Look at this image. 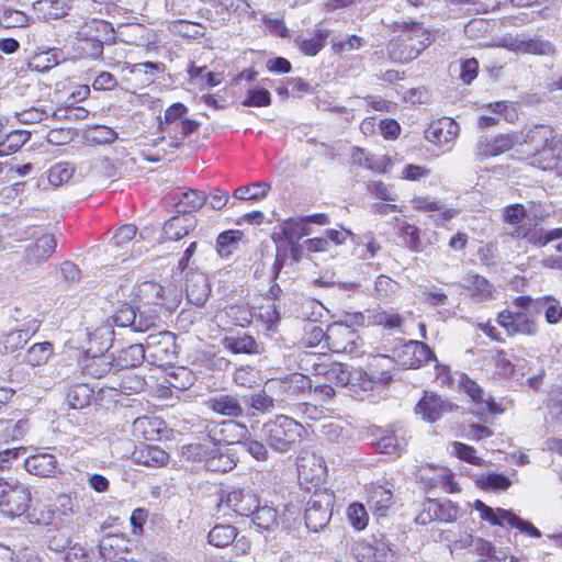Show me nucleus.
<instances>
[{
  "instance_id": "6",
  "label": "nucleus",
  "mask_w": 562,
  "mask_h": 562,
  "mask_svg": "<svg viewBox=\"0 0 562 562\" xmlns=\"http://www.w3.org/2000/svg\"><path fill=\"white\" fill-rule=\"evenodd\" d=\"M144 347L146 359L157 367L171 364L177 359L176 336L170 331L150 333Z\"/></svg>"
},
{
  "instance_id": "39",
  "label": "nucleus",
  "mask_w": 562,
  "mask_h": 562,
  "mask_svg": "<svg viewBox=\"0 0 562 562\" xmlns=\"http://www.w3.org/2000/svg\"><path fill=\"white\" fill-rule=\"evenodd\" d=\"M31 132L24 130L12 131L0 140V157L18 151L29 139Z\"/></svg>"
},
{
  "instance_id": "61",
  "label": "nucleus",
  "mask_w": 562,
  "mask_h": 562,
  "mask_svg": "<svg viewBox=\"0 0 562 562\" xmlns=\"http://www.w3.org/2000/svg\"><path fill=\"white\" fill-rule=\"evenodd\" d=\"M467 281L473 294L480 296L481 299H487L492 295L493 285L486 278L480 274H470Z\"/></svg>"
},
{
  "instance_id": "60",
  "label": "nucleus",
  "mask_w": 562,
  "mask_h": 562,
  "mask_svg": "<svg viewBox=\"0 0 562 562\" xmlns=\"http://www.w3.org/2000/svg\"><path fill=\"white\" fill-rule=\"evenodd\" d=\"M493 151L496 156L502 155L512 148L519 147V135L517 133L498 134L493 138Z\"/></svg>"
},
{
  "instance_id": "34",
  "label": "nucleus",
  "mask_w": 562,
  "mask_h": 562,
  "mask_svg": "<svg viewBox=\"0 0 562 562\" xmlns=\"http://www.w3.org/2000/svg\"><path fill=\"white\" fill-rule=\"evenodd\" d=\"M244 237V233L238 229H229L221 233L216 239V251L222 258L229 257Z\"/></svg>"
},
{
  "instance_id": "33",
  "label": "nucleus",
  "mask_w": 562,
  "mask_h": 562,
  "mask_svg": "<svg viewBox=\"0 0 562 562\" xmlns=\"http://www.w3.org/2000/svg\"><path fill=\"white\" fill-rule=\"evenodd\" d=\"M428 512L440 521L452 522L459 517L460 508L449 499H428Z\"/></svg>"
},
{
  "instance_id": "40",
  "label": "nucleus",
  "mask_w": 562,
  "mask_h": 562,
  "mask_svg": "<svg viewBox=\"0 0 562 562\" xmlns=\"http://www.w3.org/2000/svg\"><path fill=\"white\" fill-rule=\"evenodd\" d=\"M236 467V460L231 456L223 453L214 443V449L210 453L205 469L211 472H227Z\"/></svg>"
},
{
  "instance_id": "22",
  "label": "nucleus",
  "mask_w": 562,
  "mask_h": 562,
  "mask_svg": "<svg viewBox=\"0 0 562 562\" xmlns=\"http://www.w3.org/2000/svg\"><path fill=\"white\" fill-rule=\"evenodd\" d=\"M133 460L145 467L160 468L168 463L169 454L158 446L139 445L133 451Z\"/></svg>"
},
{
  "instance_id": "41",
  "label": "nucleus",
  "mask_w": 562,
  "mask_h": 562,
  "mask_svg": "<svg viewBox=\"0 0 562 562\" xmlns=\"http://www.w3.org/2000/svg\"><path fill=\"white\" fill-rule=\"evenodd\" d=\"M72 138V134L70 128L61 127V126H53L45 134V142H42L37 145V155L44 154L47 151L48 145L61 146L68 144Z\"/></svg>"
},
{
  "instance_id": "50",
  "label": "nucleus",
  "mask_w": 562,
  "mask_h": 562,
  "mask_svg": "<svg viewBox=\"0 0 562 562\" xmlns=\"http://www.w3.org/2000/svg\"><path fill=\"white\" fill-rule=\"evenodd\" d=\"M270 190V184L267 182H255L249 186H241L237 188L233 196L238 200H252L257 201L265 198Z\"/></svg>"
},
{
  "instance_id": "12",
  "label": "nucleus",
  "mask_w": 562,
  "mask_h": 562,
  "mask_svg": "<svg viewBox=\"0 0 562 562\" xmlns=\"http://www.w3.org/2000/svg\"><path fill=\"white\" fill-rule=\"evenodd\" d=\"M116 68H121L122 72L128 70L130 78H124L127 81H133L137 87H146L155 82L157 75L166 70L164 63L145 61L134 65L127 63H116Z\"/></svg>"
},
{
  "instance_id": "3",
  "label": "nucleus",
  "mask_w": 562,
  "mask_h": 562,
  "mask_svg": "<svg viewBox=\"0 0 562 562\" xmlns=\"http://www.w3.org/2000/svg\"><path fill=\"white\" fill-rule=\"evenodd\" d=\"M303 431L304 427L300 423L285 415H278L261 427L267 445L281 453L292 450L300 442Z\"/></svg>"
},
{
  "instance_id": "5",
  "label": "nucleus",
  "mask_w": 562,
  "mask_h": 562,
  "mask_svg": "<svg viewBox=\"0 0 562 562\" xmlns=\"http://www.w3.org/2000/svg\"><path fill=\"white\" fill-rule=\"evenodd\" d=\"M266 387L272 395L278 397V407L289 401H294L312 389L311 379L302 373H291L281 378L270 379Z\"/></svg>"
},
{
  "instance_id": "4",
  "label": "nucleus",
  "mask_w": 562,
  "mask_h": 562,
  "mask_svg": "<svg viewBox=\"0 0 562 562\" xmlns=\"http://www.w3.org/2000/svg\"><path fill=\"white\" fill-rule=\"evenodd\" d=\"M335 495L327 490H317L306 502L304 513L305 525L308 530L318 532L330 521Z\"/></svg>"
},
{
  "instance_id": "57",
  "label": "nucleus",
  "mask_w": 562,
  "mask_h": 562,
  "mask_svg": "<svg viewBox=\"0 0 562 562\" xmlns=\"http://www.w3.org/2000/svg\"><path fill=\"white\" fill-rule=\"evenodd\" d=\"M349 367L344 363H333L325 372V379L334 387H347Z\"/></svg>"
},
{
  "instance_id": "48",
  "label": "nucleus",
  "mask_w": 562,
  "mask_h": 562,
  "mask_svg": "<svg viewBox=\"0 0 562 562\" xmlns=\"http://www.w3.org/2000/svg\"><path fill=\"white\" fill-rule=\"evenodd\" d=\"M525 54L552 56L555 54V47L551 42L542 40L540 36L526 35L522 55Z\"/></svg>"
},
{
  "instance_id": "19",
  "label": "nucleus",
  "mask_w": 562,
  "mask_h": 562,
  "mask_svg": "<svg viewBox=\"0 0 562 562\" xmlns=\"http://www.w3.org/2000/svg\"><path fill=\"white\" fill-rule=\"evenodd\" d=\"M186 294L195 306H203L211 294V285L202 272H189L186 281Z\"/></svg>"
},
{
  "instance_id": "52",
  "label": "nucleus",
  "mask_w": 562,
  "mask_h": 562,
  "mask_svg": "<svg viewBox=\"0 0 562 562\" xmlns=\"http://www.w3.org/2000/svg\"><path fill=\"white\" fill-rule=\"evenodd\" d=\"M74 172L75 168L69 162H58L49 168L47 183L53 187H59L68 182Z\"/></svg>"
},
{
  "instance_id": "58",
  "label": "nucleus",
  "mask_w": 562,
  "mask_h": 562,
  "mask_svg": "<svg viewBox=\"0 0 562 562\" xmlns=\"http://www.w3.org/2000/svg\"><path fill=\"white\" fill-rule=\"evenodd\" d=\"M241 104L244 106H268L271 104V94L265 88L249 89Z\"/></svg>"
},
{
  "instance_id": "38",
  "label": "nucleus",
  "mask_w": 562,
  "mask_h": 562,
  "mask_svg": "<svg viewBox=\"0 0 562 562\" xmlns=\"http://www.w3.org/2000/svg\"><path fill=\"white\" fill-rule=\"evenodd\" d=\"M212 449H214V443L212 441L204 443H190L182 447L181 457L186 461L203 463L205 465L210 453H212Z\"/></svg>"
},
{
  "instance_id": "25",
  "label": "nucleus",
  "mask_w": 562,
  "mask_h": 562,
  "mask_svg": "<svg viewBox=\"0 0 562 562\" xmlns=\"http://www.w3.org/2000/svg\"><path fill=\"white\" fill-rule=\"evenodd\" d=\"M88 358L83 366L86 374L101 379L110 373L112 370H117L113 355H106L105 352L95 353L87 352Z\"/></svg>"
},
{
  "instance_id": "35",
  "label": "nucleus",
  "mask_w": 562,
  "mask_h": 562,
  "mask_svg": "<svg viewBox=\"0 0 562 562\" xmlns=\"http://www.w3.org/2000/svg\"><path fill=\"white\" fill-rule=\"evenodd\" d=\"M254 525L259 530L271 531L274 530L278 525V512L273 507L270 506H260L255 509V512L250 515Z\"/></svg>"
},
{
  "instance_id": "27",
  "label": "nucleus",
  "mask_w": 562,
  "mask_h": 562,
  "mask_svg": "<svg viewBox=\"0 0 562 562\" xmlns=\"http://www.w3.org/2000/svg\"><path fill=\"white\" fill-rule=\"evenodd\" d=\"M394 30L400 32V35L415 45L425 43V48L431 43L430 34L424 27L422 22L417 21H402L394 23Z\"/></svg>"
},
{
  "instance_id": "18",
  "label": "nucleus",
  "mask_w": 562,
  "mask_h": 562,
  "mask_svg": "<svg viewBox=\"0 0 562 562\" xmlns=\"http://www.w3.org/2000/svg\"><path fill=\"white\" fill-rule=\"evenodd\" d=\"M227 426L234 428L237 432L236 441L232 443L240 446L245 451H247L254 459L257 461H267L269 458V451L266 445L259 440L251 438L248 428L246 425L229 422Z\"/></svg>"
},
{
  "instance_id": "28",
  "label": "nucleus",
  "mask_w": 562,
  "mask_h": 562,
  "mask_svg": "<svg viewBox=\"0 0 562 562\" xmlns=\"http://www.w3.org/2000/svg\"><path fill=\"white\" fill-rule=\"evenodd\" d=\"M114 341V330L112 324H102L92 333H89V347L87 352L102 353L109 351Z\"/></svg>"
},
{
  "instance_id": "44",
  "label": "nucleus",
  "mask_w": 562,
  "mask_h": 562,
  "mask_svg": "<svg viewBox=\"0 0 562 562\" xmlns=\"http://www.w3.org/2000/svg\"><path fill=\"white\" fill-rule=\"evenodd\" d=\"M535 310L544 311L546 321L549 324H558L562 319V306L553 296L539 297L535 302Z\"/></svg>"
},
{
  "instance_id": "13",
  "label": "nucleus",
  "mask_w": 562,
  "mask_h": 562,
  "mask_svg": "<svg viewBox=\"0 0 562 562\" xmlns=\"http://www.w3.org/2000/svg\"><path fill=\"white\" fill-rule=\"evenodd\" d=\"M497 323L509 336L518 334L533 336L538 330L536 322L525 312L503 311L497 316Z\"/></svg>"
},
{
  "instance_id": "51",
  "label": "nucleus",
  "mask_w": 562,
  "mask_h": 562,
  "mask_svg": "<svg viewBox=\"0 0 562 562\" xmlns=\"http://www.w3.org/2000/svg\"><path fill=\"white\" fill-rule=\"evenodd\" d=\"M374 449L380 453L393 454L401 453L406 446L404 438H398L394 434H387L380 437L372 443Z\"/></svg>"
},
{
  "instance_id": "10",
  "label": "nucleus",
  "mask_w": 562,
  "mask_h": 562,
  "mask_svg": "<svg viewBox=\"0 0 562 562\" xmlns=\"http://www.w3.org/2000/svg\"><path fill=\"white\" fill-rule=\"evenodd\" d=\"M43 526L37 529L41 535L42 544L46 546L54 552H61L70 544L69 528L67 526H59L57 521H46L45 513H41V518H37V525Z\"/></svg>"
},
{
  "instance_id": "21",
  "label": "nucleus",
  "mask_w": 562,
  "mask_h": 562,
  "mask_svg": "<svg viewBox=\"0 0 562 562\" xmlns=\"http://www.w3.org/2000/svg\"><path fill=\"white\" fill-rule=\"evenodd\" d=\"M196 220L190 212L172 216L164 225L165 237L169 240H179L195 228Z\"/></svg>"
},
{
  "instance_id": "56",
  "label": "nucleus",
  "mask_w": 562,
  "mask_h": 562,
  "mask_svg": "<svg viewBox=\"0 0 562 562\" xmlns=\"http://www.w3.org/2000/svg\"><path fill=\"white\" fill-rule=\"evenodd\" d=\"M207 201V195L203 191L189 190L182 193L179 205L183 206L182 213L200 210Z\"/></svg>"
},
{
  "instance_id": "23",
  "label": "nucleus",
  "mask_w": 562,
  "mask_h": 562,
  "mask_svg": "<svg viewBox=\"0 0 562 562\" xmlns=\"http://www.w3.org/2000/svg\"><path fill=\"white\" fill-rule=\"evenodd\" d=\"M368 505L379 517H384L386 512L394 504L393 492L379 484H371L367 487Z\"/></svg>"
},
{
  "instance_id": "31",
  "label": "nucleus",
  "mask_w": 562,
  "mask_h": 562,
  "mask_svg": "<svg viewBox=\"0 0 562 562\" xmlns=\"http://www.w3.org/2000/svg\"><path fill=\"white\" fill-rule=\"evenodd\" d=\"M241 400L249 406V409L262 414L270 413L278 407V397L269 393L266 386L260 392L243 396Z\"/></svg>"
},
{
  "instance_id": "30",
  "label": "nucleus",
  "mask_w": 562,
  "mask_h": 562,
  "mask_svg": "<svg viewBox=\"0 0 562 562\" xmlns=\"http://www.w3.org/2000/svg\"><path fill=\"white\" fill-rule=\"evenodd\" d=\"M329 32L325 29H317L308 37L296 36L295 45L306 56H315L326 44Z\"/></svg>"
},
{
  "instance_id": "45",
  "label": "nucleus",
  "mask_w": 562,
  "mask_h": 562,
  "mask_svg": "<svg viewBox=\"0 0 562 562\" xmlns=\"http://www.w3.org/2000/svg\"><path fill=\"white\" fill-rule=\"evenodd\" d=\"M237 536V529L232 525H216L209 532V542L217 548H224L233 543Z\"/></svg>"
},
{
  "instance_id": "2",
  "label": "nucleus",
  "mask_w": 562,
  "mask_h": 562,
  "mask_svg": "<svg viewBox=\"0 0 562 562\" xmlns=\"http://www.w3.org/2000/svg\"><path fill=\"white\" fill-rule=\"evenodd\" d=\"M392 359L387 356H375L368 364V370L349 368L347 389L359 400H364L379 385L385 386L392 380L390 368Z\"/></svg>"
},
{
  "instance_id": "53",
  "label": "nucleus",
  "mask_w": 562,
  "mask_h": 562,
  "mask_svg": "<svg viewBox=\"0 0 562 562\" xmlns=\"http://www.w3.org/2000/svg\"><path fill=\"white\" fill-rule=\"evenodd\" d=\"M406 349L411 350L414 355V360L409 363L411 367L418 368L423 363L436 359L434 351L422 341L411 340L409 344L406 345Z\"/></svg>"
},
{
  "instance_id": "1",
  "label": "nucleus",
  "mask_w": 562,
  "mask_h": 562,
  "mask_svg": "<svg viewBox=\"0 0 562 562\" xmlns=\"http://www.w3.org/2000/svg\"><path fill=\"white\" fill-rule=\"evenodd\" d=\"M519 135V147L516 154L521 159H530V166L541 169L557 153L562 139L555 130L546 124L533 125L522 131Z\"/></svg>"
},
{
  "instance_id": "46",
  "label": "nucleus",
  "mask_w": 562,
  "mask_h": 562,
  "mask_svg": "<svg viewBox=\"0 0 562 562\" xmlns=\"http://www.w3.org/2000/svg\"><path fill=\"white\" fill-rule=\"evenodd\" d=\"M188 113V108L180 102L171 104L164 113L162 117H159L158 130L160 133L168 134L171 136L170 126Z\"/></svg>"
},
{
  "instance_id": "47",
  "label": "nucleus",
  "mask_w": 562,
  "mask_h": 562,
  "mask_svg": "<svg viewBox=\"0 0 562 562\" xmlns=\"http://www.w3.org/2000/svg\"><path fill=\"white\" fill-rule=\"evenodd\" d=\"M372 551L374 552L373 562L396 561V551L393 548V544L383 535H381L379 538L372 537Z\"/></svg>"
},
{
  "instance_id": "49",
  "label": "nucleus",
  "mask_w": 562,
  "mask_h": 562,
  "mask_svg": "<svg viewBox=\"0 0 562 562\" xmlns=\"http://www.w3.org/2000/svg\"><path fill=\"white\" fill-rule=\"evenodd\" d=\"M29 333L25 330H14L0 337V352L9 353L22 348L29 340Z\"/></svg>"
},
{
  "instance_id": "20",
  "label": "nucleus",
  "mask_w": 562,
  "mask_h": 562,
  "mask_svg": "<svg viewBox=\"0 0 562 562\" xmlns=\"http://www.w3.org/2000/svg\"><path fill=\"white\" fill-rule=\"evenodd\" d=\"M425 49V43L422 45H415L414 43L407 42L401 35L397 38H393L386 46L389 57L396 63L406 64L419 56Z\"/></svg>"
},
{
  "instance_id": "54",
  "label": "nucleus",
  "mask_w": 562,
  "mask_h": 562,
  "mask_svg": "<svg viewBox=\"0 0 562 562\" xmlns=\"http://www.w3.org/2000/svg\"><path fill=\"white\" fill-rule=\"evenodd\" d=\"M30 18L20 10L12 8L0 9V25L5 29L23 27L29 24Z\"/></svg>"
},
{
  "instance_id": "15",
  "label": "nucleus",
  "mask_w": 562,
  "mask_h": 562,
  "mask_svg": "<svg viewBox=\"0 0 562 562\" xmlns=\"http://www.w3.org/2000/svg\"><path fill=\"white\" fill-rule=\"evenodd\" d=\"M460 131L459 124L450 119L442 117L432 122L425 131V138L436 146L442 147L451 144Z\"/></svg>"
},
{
  "instance_id": "17",
  "label": "nucleus",
  "mask_w": 562,
  "mask_h": 562,
  "mask_svg": "<svg viewBox=\"0 0 562 562\" xmlns=\"http://www.w3.org/2000/svg\"><path fill=\"white\" fill-rule=\"evenodd\" d=\"M503 222L508 224L512 229L507 233L513 239H525L526 236H516L520 229L533 232L537 223L524 222L527 217V210L524 204H510L504 207L502 213Z\"/></svg>"
},
{
  "instance_id": "62",
  "label": "nucleus",
  "mask_w": 562,
  "mask_h": 562,
  "mask_svg": "<svg viewBox=\"0 0 562 562\" xmlns=\"http://www.w3.org/2000/svg\"><path fill=\"white\" fill-rule=\"evenodd\" d=\"M119 386L124 394L139 393L145 389L146 381L143 376L130 372L123 375Z\"/></svg>"
},
{
  "instance_id": "8",
  "label": "nucleus",
  "mask_w": 562,
  "mask_h": 562,
  "mask_svg": "<svg viewBox=\"0 0 562 562\" xmlns=\"http://www.w3.org/2000/svg\"><path fill=\"white\" fill-rule=\"evenodd\" d=\"M360 336L345 323H334L326 330V344L336 353L352 355L358 351Z\"/></svg>"
},
{
  "instance_id": "14",
  "label": "nucleus",
  "mask_w": 562,
  "mask_h": 562,
  "mask_svg": "<svg viewBox=\"0 0 562 562\" xmlns=\"http://www.w3.org/2000/svg\"><path fill=\"white\" fill-rule=\"evenodd\" d=\"M205 406L217 415L231 418H240L246 414L241 405V400L237 394H214L205 401Z\"/></svg>"
},
{
  "instance_id": "16",
  "label": "nucleus",
  "mask_w": 562,
  "mask_h": 562,
  "mask_svg": "<svg viewBox=\"0 0 562 562\" xmlns=\"http://www.w3.org/2000/svg\"><path fill=\"white\" fill-rule=\"evenodd\" d=\"M59 233L58 221L54 224L37 223V263L46 262L56 252Z\"/></svg>"
},
{
  "instance_id": "37",
  "label": "nucleus",
  "mask_w": 562,
  "mask_h": 562,
  "mask_svg": "<svg viewBox=\"0 0 562 562\" xmlns=\"http://www.w3.org/2000/svg\"><path fill=\"white\" fill-rule=\"evenodd\" d=\"M93 395L94 392L88 384L80 383L69 387L67 401L71 408L82 409L90 405Z\"/></svg>"
},
{
  "instance_id": "42",
  "label": "nucleus",
  "mask_w": 562,
  "mask_h": 562,
  "mask_svg": "<svg viewBox=\"0 0 562 562\" xmlns=\"http://www.w3.org/2000/svg\"><path fill=\"white\" fill-rule=\"evenodd\" d=\"M517 236H526V240L529 244L543 247L552 240L562 239V228L544 231L543 228L536 227L533 232L520 229Z\"/></svg>"
},
{
  "instance_id": "7",
  "label": "nucleus",
  "mask_w": 562,
  "mask_h": 562,
  "mask_svg": "<svg viewBox=\"0 0 562 562\" xmlns=\"http://www.w3.org/2000/svg\"><path fill=\"white\" fill-rule=\"evenodd\" d=\"M31 492L23 485H11L0 479V510L10 517L21 516L31 502Z\"/></svg>"
},
{
  "instance_id": "59",
  "label": "nucleus",
  "mask_w": 562,
  "mask_h": 562,
  "mask_svg": "<svg viewBox=\"0 0 562 562\" xmlns=\"http://www.w3.org/2000/svg\"><path fill=\"white\" fill-rule=\"evenodd\" d=\"M159 317L155 313L136 312L135 319L132 325V331L134 333H146L156 327Z\"/></svg>"
},
{
  "instance_id": "43",
  "label": "nucleus",
  "mask_w": 562,
  "mask_h": 562,
  "mask_svg": "<svg viewBox=\"0 0 562 562\" xmlns=\"http://www.w3.org/2000/svg\"><path fill=\"white\" fill-rule=\"evenodd\" d=\"M474 508L480 513L483 520H486L494 526H503L505 522L508 525V520L510 519L506 514H514L513 512L503 508L494 509L480 499L475 501Z\"/></svg>"
},
{
  "instance_id": "64",
  "label": "nucleus",
  "mask_w": 562,
  "mask_h": 562,
  "mask_svg": "<svg viewBox=\"0 0 562 562\" xmlns=\"http://www.w3.org/2000/svg\"><path fill=\"white\" fill-rule=\"evenodd\" d=\"M351 554L359 562H373L374 552L372 551V538L370 540L356 541L351 546Z\"/></svg>"
},
{
  "instance_id": "24",
  "label": "nucleus",
  "mask_w": 562,
  "mask_h": 562,
  "mask_svg": "<svg viewBox=\"0 0 562 562\" xmlns=\"http://www.w3.org/2000/svg\"><path fill=\"white\" fill-rule=\"evenodd\" d=\"M412 203L415 210L422 212H437L432 217L435 224L438 226L445 225L446 222L450 221L457 214L456 210L447 209L441 202L429 196L414 198Z\"/></svg>"
},
{
  "instance_id": "55",
  "label": "nucleus",
  "mask_w": 562,
  "mask_h": 562,
  "mask_svg": "<svg viewBox=\"0 0 562 562\" xmlns=\"http://www.w3.org/2000/svg\"><path fill=\"white\" fill-rule=\"evenodd\" d=\"M137 295L147 304H159L164 295V288L151 281H145L138 285Z\"/></svg>"
},
{
  "instance_id": "63",
  "label": "nucleus",
  "mask_w": 562,
  "mask_h": 562,
  "mask_svg": "<svg viewBox=\"0 0 562 562\" xmlns=\"http://www.w3.org/2000/svg\"><path fill=\"white\" fill-rule=\"evenodd\" d=\"M401 236L404 245L412 251H422V243L419 238V229L412 224H404L401 227Z\"/></svg>"
},
{
  "instance_id": "29",
  "label": "nucleus",
  "mask_w": 562,
  "mask_h": 562,
  "mask_svg": "<svg viewBox=\"0 0 562 562\" xmlns=\"http://www.w3.org/2000/svg\"><path fill=\"white\" fill-rule=\"evenodd\" d=\"M113 359L117 370L137 367L146 359V350L143 344H132L122 348Z\"/></svg>"
},
{
  "instance_id": "32",
  "label": "nucleus",
  "mask_w": 562,
  "mask_h": 562,
  "mask_svg": "<svg viewBox=\"0 0 562 562\" xmlns=\"http://www.w3.org/2000/svg\"><path fill=\"white\" fill-rule=\"evenodd\" d=\"M66 0H37V19L44 21L61 19L68 13Z\"/></svg>"
},
{
  "instance_id": "36",
  "label": "nucleus",
  "mask_w": 562,
  "mask_h": 562,
  "mask_svg": "<svg viewBox=\"0 0 562 562\" xmlns=\"http://www.w3.org/2000/svg\"><path fill=\"white\" fill-rule=\"evenodd\" d=\"M312 233L311 227L303 216L301 217H291L284 221L281 228V237L284 239L296 240L301 239L303 236H307Z\"/></svg>"
},
{
  "instance_id": "11",
  "label": "nucleus",
  "mask_w": 562,
  "mask_h": 562,
  "mask_svg": "<svg viewBox=\"0 0 562 562\" xmlns=\"http://www.w3.org/2000/svg\"><path fill=\"white\" fill-rule=\"evenodd\" d=\"M457 408L458 406L448 398L435 393L425 392L424 396L415 406V413L419 415L423 420L435 423L443 417L445 414L451 413Z\"/></svg>"
},
{
  "instance_id": "9",
  "label": "nucleus",
  "mask_w": 562,
  "mask_h": 562,
  "mask_svg": "<svg viewBox=\"0 0 562 562\" xmlns=\"http://www.w3.org/2000/svg\"><path fill=\"white\" fill-rule=\"evenodd\" d=\"M258 497L252 491L237 488L221 496L218 510L224 508L232 509L236 515L250 517L258 507Z\"/></svg>"
},
{
  "instance_id": "26",
  "label": "nucleus",
  "mask_w": 562,
  "mask_h": 562,
  "mask_svg": "<svg viewBox=\"0 0 562 562\" xmlns=\"http://www.w3.org/2000/svg\"><path fill=\"white\" fill-rule=\"evenodd\" d=\"M225 349L233 353L260 355L263 352V345L258 342L252 336L244 334L241 336H226L222 340Z\"/></svg>"
}]
</instances>
